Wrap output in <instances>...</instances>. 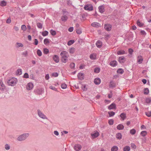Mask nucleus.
<instances>
[{
	"instance_id": "1",
	"label": "nucleus",
	"mask_w": 151,
	"mask_h": 151,
	"mask_svg": "<svg viewBox=\"0 0 151 151\" xmlns=\"http://www.w3.org/2000/svg\"><path fill=\"white\" fill-rule=\"evenodd\" d=\"M61 56V60L63 63H66L68 61L69 55L68 53L66 51H63L60 53Z\"/></svg>"
},
{
	"instance_id": "2",
	"label": "nucleus",
	"mask_w": 151,
	"mask_h": 151,
	"mask_svg": "<svg viewBox=\"0 0 151 151\" xmlns=\"http://www.w3.org/2000/svg\"><path fill=\"white\" fill-rule=\"evenodd\" d=\"M29 134L25 133L19 135L17 138V140L19 141H23L25 140L29 136Z\"/></svg>"
},
{
	"instance_id": "3",
	"label": "nucleus",
	"mask_w": 151,
	"mask_h": 151,
	"mask_svg": "<svg viewBox=\"0 0 151 151\" xmlns=\"http://www.w3.org/2000/svg\"><path fill=\"white\" fill-rule=\"evenodd\" d=\"M17 80L16 78H12L7 81V83L9 86H14L17 83Z\"/></svg>"
},
{
	"instance_id": "4",
	"label": "nucleus",
	"mask_w": 151,
	"mask_h": 151,
	"mask_svg": "<svg viewBox=\"0 0 151 151\" xmlns=\"http://www.w3.org/2000/svg\"><path fill=\"white\" fill-rule=\"evenodd\" d=\"M38 116L40 118L43 119H47V117L39 109L37 111Z\"/></svg>"
},
{
	"instance_id": "5",
	"label": "nucleus",
	"mask_w": 151,
	"mask_h": 151,
	"mask_svg": "<svg viewBox=\"0 0 151 151\" xmlns=\"http://www.w3.org/2000/svg\"><path fill=\"white\" fill-rule=\"evenodd\" d=\"M84 8L85 10L89 11H91L93 9V6L91 4H87L85 5Z\"/></svg>"
},
{
	"instance_id": "6",
	"label": "nucleus",
	"mask_w": 151,
	"mask_h": 151,
	"mask_svg": "<svg viewBox=\"0 0 151 151\" xmlns=\"http://www.w3.org/2000/svg\"><path fill=\"white\" fill-rule=\"evenodd\" d=\"M99 12L101 13H104L105 11L104 5H103L99 7Z\"/></svg>"
},
{
	"instance_id": "7",
	"label": "nucleus",
	"mask_w": 151,
	"mask_h": 151,
	"mask_svg": "<svg viewBox=\"0 0 151 151\" xmlns=\"http://www.w3.org/2000/svg\"><path fill=\"white\" fill-rule=\"evenodd\" d=\"M81 146L79 144L75 145L74 146V148L76 151L80 150L81 148Z\"/></svg>"
},
{
	"instance_id": "8",
	"label": "nucleus",
	"mask_w": 151,
	"mask_h": 151,
	"mask_svg": "<svg viewBox=\"0 0 151 151\" xmlns=\"http://www.w3.org/2000/svg\"><path fill=\"white\" fill-rule=\"evenodd\" d=\"M104 27L105 29L107 31H110L111 29V26L109 24H106L104 25Z\"/></svg>"
},
{
	"instance_id": "9",
	"label": "nucleus",
	"mask_w": 151,
	"mask_h": 151,
	"mask_svg": "<svg viewBox=\"0 0 151 151\" xmlns=\"http://www.w3.org/2000/svg\"><path fill=\"white\" fill-rule=\"evenodd\" d=\"M33 87V85L32 83H29L27 86V89L28 90H30L32 89Z\"/></svg>"
},
{
	"instance_id": "10",
	"label": "nucleus",
	"mask_w": 151,
	"mask_h": 151,
	"mask_svg": "<svg viewBox=\"0 0 151 151\" xmlns=\"http://www.w3.org/2000/svg\"><path fill=\"white\" fill-rule=\"evenodd\" d=\"M143 60V58L141 55H139L137 57V62L139 64H141Z\"/></svg>"
},
{
	"instance_id": "11",
	"label": "nucleus",
	"mask_w": 151,
	"mask_h": 151,
	"mask_svg": "<svg viewBox=\"0 0 151 151\" xmlns=\"http://www.w3.org/2000/svg\"><path fill=\"white\" fill-rule=\"evenodd\" d=\"M77 76L78 78L81 80H83L84 78V74L82 73H79L78 74Z\"/></svg>"
},
{
	"instance_id": "12",
	"label": "nucleus",
	"mask_w": 151,
	"mask_h": 151,
	"mask_svg": "<svg viewBox=\"0 0 151 151\" xmlns=\"http://www.w3.org/2000/svg\"><path fill=\"white\" fill-rule=\"evenodd\" d=\"M92 137L94 139L98 137L99 135V133L98 132H96L94 133L91 134Z\"/></svg>"
},
{
	"instance_id": "13",
	"label": "nucleus",
	"mask_w": 151,
	"mask_h": 151,
	"mask_svg": "<svg viewBox=\"0 0 151 151\" xmlns=\"http://www.w3.org/2000/svg\"><path fill=\"white\" fill-rule=\"evenodd\" d=\"M53 60L56 63H58L59 61V58L58 56L57 55H54L53 57Z\"/></svg>"
},
{
	"instance_id": "14",
	"label": "nucleus",
	"mask_w": 151,
	"mask_h": 151,
	"mask_svg": "<svg viewBox=\"0 0 151 151\" xmlns=\"http://www.w3.org/2000/svg\"><path fill=\"white\" fill-rule=\"evenodd\" d=\"M94 83L96 85H99L101 82V80L99 78H96L94 80Z\"/></svg>"
},
{
	"instance_id": "15",
	"label": "nucleus",
	"mask_w": 151,
	"mask_h": 151,
	"mask_svg": "<svg viewBox=\"0 0 151 151\" xmlns=\"http://www.w3.org/2000/svg\"><path fill=\"white\" fill-rule=\"evenodd\" d=\"M91 25L92 26L95 27H98L101 26L100 24L97 22H93L92 23Z\"/></svg>"
},
{
	"instance_id": "16",
	"label": "nucleus",
	"mask_w": 151,
	"mask_h": 151,
	"mask_svg": "<svg viewBox=\"0 0 151 151\" xmlns=\"http://www.w3.org/2000/svg\"><path fill=\"white\" fill-rule=\"evenodd\" d=\"M125 61V58L124 56H122L119 58V61L120 63H124Z\"/></svg>"
},
{
	"instance_id": "17",
	"label": "nucleus",
	"mask_w": 151,
	"mask_h": 151,
	"mask_svg": "<svg viewBox=\"0 0 151 151\" xmlns=\"http://www.w3.org/2000/svg\"><path fill=\"white\" fill-rule=\"evenodd\" d=\"M6 87L3 82L0 83V89L1 91H4Z\"/></svg>"
},
{
	"instance_id": "18",
	"label": "nucleus",
	"mask_w": 151,
	"mask_h": 151,
	"mask_svg": "<svg viewBox=\"0 0 151 151\" xmlns=\"http://www.w3.org/2000/svg\"><path fill=\"white\" fill-rule=\"evenodd\" d=\"M96 45L98 47L100 48L102 46V42L100 40L97 41L96 43Z\"/></svg>"
},
{
	"instance_id": "19",
	"label": "nucleus",
	"mask_w": 151,
	"mask_h": 151,
	"mask_svg": "<svg viewBox=\"0 0 151 151\" xmlns=\"http://www.w3.org/2000/svg\"><path fill=\"white\" fill-rule=\"evenodd\" d=\"M117 62L116 60H113L111 61L110 63V65L111 66L113 67H115L116 65Z\"/></svg>"
},
{
	"instance_id": "20",
	"label": "nucleus",
	"mask_w": 151,
	"mask_h": 151,
	"mask_svg": "<svg viewBox=\"0 0 151 151\" xmlns=\"http://www.w3.org/2000/svg\"><path fill=\"white\" fill-rule=\"evenodd\" d=\"M116 105L114 103L112 104L108 107L109 109H112L115 108Z\"/></svg>"
},
{
	"instance_id": "21",
	"label": "nucleus",
	"mask_w": 151,
	"mask_h": 151,
	"mask_svg": "<svg viewBox=\"0 0 151 151\" xmlns=\"http://www.w3.org/2000/svg\"><path fill=\"white\" fill-rule=\"evenodd\" d=\"M130 150V147L129 146H126L123 148V151H129Z\"/></svg>"
},
{
	"instance_id": "22",
	"label": "nucleus",
	"mask_w": 151,
	"mask_h": 151,
	"mask_svg": "<svg viewBox=\"0 0 151 151\" xmlns=\"http://www.w3.org/2000/svg\"><path fill=\"white\" fill-rule=\"evenodd\" d=\"M120 116L121 119H122L123 120L125 119L126 118V114L124 113H122L121 114Z\"/></svg>"
},
{
	"instance_id": "23",
	"label": "nucleus",
	"mask_w": 151,
	"mask_h": 151,
	"mask_svg": "<svg viewBox=\"0 0 151 151\" xmlns=\"http://www.w3.org/2000/svg\"><path fill=\"white\" fill-rule=\"evenodd\" d=\"M124 126L122 124H119L117 127V128L119 130H122L124 128Z\"/></svg>"
},
{
	"instance_id": "24",
	"label": "nucleus",
	"mask_w": 151,
	"mask_h": 151,
	"mask_svg": "<svg viewBox=\"0 0 151 151\" xmlns=\"http://www.w3.org/2000/svg\"><path fill=\"white\" fill-rule=\"evenodd\" d=\"M68 17L66 15L63 16L61 17V19L63 21L65 22L68 19Z\"/></svg>"
},
{
	"instance_id": "25",
	"label": "nucleus",
	"mask_w": 151,
	"mask_h": 151,
	"mask_svg": "<svg viewBox=\"0 0 151 151\" xmlns=\"http://www.w3.org/2000/svg\"><path fill=\"white\" fill-rule=\"evenodd\" d=\"M116 137L117 139H120L122 138V135L121 133H118L116 134Z\"/></svg>"
},
{
	"instance_id": "26",
	"label": "nucleus",
	"mask_w": 151,
	"mask_h": 151,
	"mask_svg": "<svg viewBox=\"0 0 151 151\" xmlns=\"http://www.w3.org/2000/svg\"><path fill=\"white\" fill-rule=\"evenodd\" d=\"M118 148L116 146H114L111 148V151H117Z\"/></svg>"
},
{
	"instance_id": "27",
	"label": "nucleus",
	"mask_w": 151,
	"mask_h": 151,
	"mask_svg": "<svg viewBox=\"0 0 151 151\" xmlns=\"http://www.w3.org/2000/svg\"><path fill=\"white\" fill-rule=\"evenodd\" d=\"M22 55L24 57H27L28 56V53L27 51H25L23 52L22 53Z\"/></svg>"
},
{
	"instance_id": "28",
	"label": "nucleus",
	"mask_w": 151,
	"mask_h": 151,
	"mask_svg": "<svg viewBox=\"0 0 151 151\" xmlns=\"http://www.w3.org/2000/svg\"><path fill=\"white\" fill-rule=\"evenodd\" d=\"M125 52L124 50H120L117 52V54L118 55H121L125 54Z\"/></svg>"
},
{
	"instance_id": "29",
	"label": "nucleus",
	"mask_w": 151,
	"mask_h": 151,
	"mask_svg": "<svg viewBox=\"0 0 151 151\" xmlns=\"http://www.w3.org/2000/svg\"><path fill=\"white\" fill-rule=\"evenodd\" d=\"M6 2L3 0L1 1L0 3V5L2 6H4L6 5Z\"/></svg>"
},
{
	"instance_id": "30",
	"label": "nucleus",
	"mask_w": 151,
	"mask_h": 151,
	"mask_svg": "<svg viewBox=\"0 0 151 151\" xmlns=\"http://www.w3.org/2000/svg\"><path fill=\"white\" fill-rule=\"evenodd\" d=\"M75 51V48L74 47H71L69 49V52L70 54H73Z\"/></svg>"
},
{
	"instance_id": "31",
	"label": "nucleus",
	"mask_w": 151,
	"mask_h": 151,
	"mask_svg": "<svg viewBox=\"0 0 151 151\" xmlns=\"http://www.w3.org/2000/svg\"><path fill=\"white\" fill-rule=\"evenodd\" d=\"M100 70V69L99 68H96L94 69V71L96 73H99Z\"/></svg>"
},
{
	"instance_id": "32",
	"label": "nucleus",
	"mask_w": 151,
	"mask_h": 151,
	"mask_svg": "<svg viewBox=\"0 0 151 151\" xmlns=\"http://www.w3.org/2000/svg\"><path fill=\"white\" fill-rule=\"evenodd\" d=\"M90 58L91 59L94 60L96 58V55L94 54H91L90 56Z\"/></svg>"
},
{
	"instance_id": "33",
	"label": "nucleus",
	"mask_w": 151,
	"mask_h": 151,
	"mask_svg": "<svg viewBox=\"0 0 151 151\" xmlns=\"http://www.w3.org/2000/svg\"><path fill=\"white\" fill-rule=\"evenodd\" d=\"M147 132L146 131H142L141 132L140 134L142 136L145 137L147 134Z\"/></svg>"
},
{
	"instance_id": "34",
	"label": "nucleus",
	"mask_w": 151,
	"mask_h": 151,
	"mask_svg": "<svg viewBox=\"0 0 151 151\" xmlns=\"http://www.w3.org/2000/svg\"><path fill=\"white\" fill-rule=\"evenodd\" d=\"M48 32L47 31H45L42 33V35L43 36H45L48 35Z\"/></svg>"
},
{
	"instance_id": "35",
	"label": "nucleus",
	"mask_w": 151,
	"mask_h": 151,
	"mask_svg": "<svg viewBox=\"0 0 151 151\" xmlns=\"http://www.w3.org/2000/svg\"><path fill=\"white\" fill-rule=\"evenodd\" d=\"M74 42V40H71L68 42L67 44L68 45L70 46L73 44Z\"/></svg>"
},
{
	"instance_id": "36",
	"label": "nucleus",
	"mask_w": 151,
	"mask_h": 151,
	"mask_svg": "<svg viewBox=\"0 0 151 151\" xmlns=\"http://www.w3.org/2000/svg\"><path fill=\"white\" fill-rule=\"evenodd\" d=\"M22 73V70L21 69H19L17 70V73L19 75H21Z\"/></svg>"
},
{
	"instance_id": "37",
	"label": "nucleus",
	"mask_w": 151,
	"mask_h": 151,
	"mask_svg": "<svg viewBox=\"0 0 151 151\" xmlns=\"http://www.w3.org/2000/svg\"><path fill=\"white\" fill-rule=\"evenodd\" d=\"M44 43L45 45L49 44L50 43V41L49 39L47 38L45 39L44 40Z\"/></svg>"
},
{
	"instance_id": "38",
	"label": "nucleus",
	"mask_w": 151,
	"mask_h": 151,
	"mask_svg": "<svg viewBox=\"0 0 151 151\" xmlns=\"http://www.w3.org/2000/svg\"><path fill=\"white\" fill-rule=\"evenodd\" d=\"M124 70L121 68L117 70V72L120 74H122L124 73Z\"/></svg>"
},
{
	"instance_id": "39",
	"label": "nucleus",
	"mask_w": 151,
	"mask_h": 151,
	"mask_svg": "<svg viewBox=\"0 0 151 151\" xmlns=\"http://www.w3.org/2000/svg\"><path fill=\"white\" fill-rule=\"evenodd\" d=\"M37 26L40 29H42V24L40 22H38L37 23Z\"/></svg>"
},
{
	"instance_id": "40",
	"label": "nucleus",
	"mask_w": 151,
	"mask_h": 151,
	"mask_svg": "<svg viewBox=\"0 0 151 151\" xmlns=\"http://www.w3.org/2000/svg\"><path fill=\"white\" fill-rule=\"evenodd\" d=\"M149 89L147 88H146L144 89V93L145 94L147 95L149 93Z\"/></svg>"
},
{
	"instance_id": "41",
	"label": "nucleus",
	"mask_w": 151,
	"mask_h": 151,
	"mask_svg": "<svg viewBox=\"0 0 151 151\" xmlns=\"http://www.w3.org/2000/svg\"><path fill=\"white\" fill-rule=\"evenodd\" d=\"M136 132V131L135 129H132L130 130V132L131 134L132 135H134V134Z\"/></svg>"
},
{
	"instance_id": "42",
	"label": "nucleus",
	"mask_w": 151,
	"mask_h": 151,
	"mask_svg": "<svg viewBox=\"0 0 151 151\" xmlns=\"http://www.w3.org/2000/svg\"><path fill=\"white\" fill-rule=\"evenodd\" d=\"M61 87L62 89H65L67 87V85L65 83H63L61 84Z\"/></svg>"
},
{
	"instance_id": "43",
	"label": "nucleus",
	"mask_w": 151,
	"mask_h": 151,
	"mask_svg": "<svg viewBox=\"0 0 151 151\" xmlns=\"http://www.w3.org/2000/svg\"><path fill=\"white\" fill-rule=\"evenodd\" d=\"M4 147L6 150H8L10 149V146L8 144H6L5 145Z\"/></svg>"
},
{
	"instance_id": "44",
	"label": "nucleus",
	"mask_w": 151,
	"mask_h": 151,
	"mask_svg": "<svg viewBox=\"0 0 151 151\" xmlns=\"http://www.w3.org/2000/svg\"><path fill=\"white\" fill-rule=\"evenodd\" d=\"M108 114L109 115V116L111 117L113 116L114 115L115 113L114 112L112 111L110 112L109 111L108 112Z\"/></svg>"
},
{
	"instance_id": "45",
	"label": "nucleus",
	"mask_w": 151,
	"mask_h": 151,
	"mask_svg": "<svg viewBox=\"0 0 151 151\" xmlns=\"http://www.w3.org/2000/svg\"><path fill=\"white\" fill-rule=\"evenodd\" d=\"M137 25L140 27L142 26L144 24L140 22L139 20H137Z\"/></svg>"
},
{
	"instance_id": "46",
	"label": "nucleus",
	"mask_w": 151,
	"mask_h": 151,
	"mask_svg": "<svg viewBox=\"0 0 151 151\" xmlns=\"http://www.w3.org/2000/svg\"><path fill=\"white\" fill-rule=\"evenodd\" d=\"M37 54L39 56L42 55V52L40 50H38L37 51Z\"/></svg>"
},
{
	"instance_id": "47",
	"label": "nucleus",
	"mask_w": 151,
	"mask_h": 151,
	"mask_svg": "<svg viewBox=\"0 0 151 151\" xmlns=\"http://www.w3.org/2000/svg\"><path fill=\"white\" fill-rule=\"evenodd\" d=\"M50 32L52 35L54 36L56 34V32L55 31L53 30L52 29L50 30Z\"/></svg>"
},
{
	"instance_id": "48",
	"label": "nucleus",
	"mask_w": 151,
	"mask_h": 151,
	"mask_svg": "<svg viewBox=\"0 0 151 151\" xmlns=\"http://www.w3.org/2000/svg\"><path fill=\"white\" fill-rule=\"evenodd\" d=\"M17 45V47H22L23 46V45L20 43L17 42L16 43Z\"/></svg>"
},
{
	"instance_id": "49",
	"label": "nucleus",
	"mask_w": 151,
	"mask_h": 151,
	"mask_svg": "<svg viewBox=\"0 0 151 151\" xmlns=\"http://www.w3.org/2000/svg\"><path fill=\"white\" fill-rule=\"evenodd\" d=\"M145 114L148 117L151 116V111H148L145 112Z\"/></svg>"
},
{
	"instance_id": "50",
	"label": "nucleus",
	"mask_w": 151,
	"mask_h": 151,
	"mask_svg": "<svg viewBox=\"0 0 151 151\" xmlns=\"http://www.w3.org/2000/svg\"><path fill=\"white\" fill-rule=\"evenodd\" d=\"M145 101L147 103H150L151 102V99L150 98H147L146 99Z\"/></svg>"
},
{
	"instance_id": "51",
	"label": "nucleus",
	"mask_w": 151,
	"mask_h": 151,
	"mask_svg": "<svg viewBox=\"0 0 151 151\" xmlns=\"http://www.w3.org/2000/svg\"><path fill=\"white\" fill-rule=\"evenodd\" d=\"M21 29L24 31H25L26 30L27 27L25 25H23L22 26Z\"/></svg>"
},
{
	"instance_id": "52",
	"label": "nucleus",
	"mask_w": 151,
	"mask_h": 151,
	"mask_svg": "<svg viewBox=\"0 0 151 151\" xmlns=\"http://www.w3.org/2000/svg\"><path fill=\"white\" fill-rule=\"evenodd\" d=\"M108 123L110 125H113L114 123V120L112 119H110L109 120Z\"/></svg>"
},
{
	"instance_id": "53",
	"label": "nucleus",
	"mask_w": 151,
	"mask_h": 151,
	"mask_svg": "<svg viewBox=\"0 0 151 151\" xmlns=\"http://www.w3.org/2000/svg\"><path fill=\"white\" fill-rule=\"evenodd\" d=\"M76 32L78 34H80L82 33V31L80 29H77L76 30Z\"/></svg>"
},
{
	"instance_id": "54",
	"label": "nucleus",
	"mask_w": 151,
	"mask_h": 151,
	"mask_svg": "<svg viewBox=\"0 0 151 151\" xmlns=\"http://www.w3.org/2000/svg\"><path fill=\"white\" fill-rule=\"evenodd\" d=\"M49 52V50L47 48H44V52L45 54H47Z\"/></svg>"
},
{
	"instance_id": "55",
	"label": "nucleus",
	"mask_w": 151,
	"mask_h": 151,
	"mask_svg": "<svg viewBox=\"0 0 151 151\" xmlns=\"http://www.w3.org/2000/svg\"><path fill=\"white\" fill-rule=\"evenodd\" d=\"M49 88L50 89H52L55 91H57V88H55V87H54V86H50Z\"/></svg>"
},
{
	"instance_id": "56",
	"label": "nucleus",
	"mask_w": 151,
	"mask_h": 151,
	"mask_svg": "<svg viewBox=\"0 0 151 151\" xmlns=\"http://www.w3.org/2000/svg\"><path fill=\"white\" fill-rule=\"evenodd\" d=\"M29 75L27 73H25L23 76V77L25 78H29Z\"/></svg>"
},
{
	"instance_id": "57",
	"label": "nucleus",
	"mask_w": 151,
	"mask_h": 151,
	"mask_svg": "<svg viewBox=\"0 0 151 151\" xmlns=\"http://www.w3.org/2000/svg\"><path fill=\"white\" fill-rule=\"evenodd\" d=\"M52 75L55 77H57L58 76V74L56 72L52 74Z\"/></svg>"
},
{
	"instance_id": "58",
	"label": "nucleus",
	"mask_w": 151,
	"mask_h": 151,
	"mask_svg": "<svg viewBox=\"0 0 151 151\" xmlns=\"http://www.w3.org/2000/svg\"><path fill=\"white\" fill-rule=\"evenodd\" d=\"M70 67L73 69L74 68L75 66V64L74 63H72L70 64Z\"/></svg>"
},
{
	"instance_id": "59",
	"label": "nucleus",
	"mask_w": 151,
	"mask_h": 151,
	"mask_svg": "<svg viewBox=\"0 0 151 151\" xmlns=\"http://www.w3.org/2000/svg\"><path fill=\"white\" fill-rule=\"evenodd\" d=\"M133 52V49L129 48V52L130 54H132Z\"/></svg>"
},
{
	"instance_id": "60",
	"label": "nucleus",
	"mask_w": 151,
	"mask_h": 151,
	"mask_svg": "<svg viewBox=\"0 0 151 151\" xmlns=\"http://www.w3.org/2000/svg\"><path fill=\"white\" fill-rule=\"evenodd\" d=\"M11 22V20L10 18L8 19L6 21V22L8 24L10 23Z\"/></svg>"
},
{
	"instance_id": "61",
	"label": "nucleus",
	"mask_w": 151,
	"mask_h": 151,
	"mask_svg": "<svg viewBox=\"0 0 151 151\" xmlns=\"http://www.w3.org/2000/svg\"><path fill=\"white\" fill-rule=\"evenodd\" d=\"M131 147L135 149L136 148V146L135 145L134 143H131Z\"/></svg>"
},
{
	"instance_id": "62",
	"label": "nucleus",
	"mask_w": 151,
	"mask_h": 151,
	"mask_svg": "<svg viewBox=\"0 0 151 151\" xmlns=\"http://www.w3.org/2000/svg\"><path fill=\"white\" fill-rule=\"evenodd\" d=\"M73 27H70L68 29V30L70 32H72L73 31Z\"/></svg>"
},
{
	"instance_id": "63",
	"label": "nucleus",
	"mask_w": 151,
	"mask_h": 151,
	"mask_svg": "<svg viewBox=\"0 0 151 151\" xmlns=\"http://www.w3.org/2000/svg\"><path fill=\"white\" fill-rule=\"evenodd\" d=\"M141 34L143 35H145L146 34V32H145L144 30H142L141 31Z\"/></svg>"
},
{
	"instance_id": "64",
	"label": "nucleus",
	"mask_w": 151,
	"mask_h": 151,
	"mask_svg": "<svg viewBox=\"0 0 151 151\" xmlns=\"http://www.w3.org/2000/svg\"><path fill=\"white\" fill-rule=\"evenodd\" d=\"M35 45H37L38 43V41L36 39H35Z\"/></svg>"
}]
</instances>
